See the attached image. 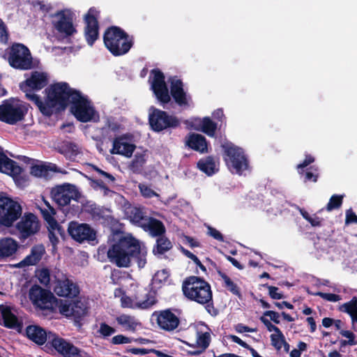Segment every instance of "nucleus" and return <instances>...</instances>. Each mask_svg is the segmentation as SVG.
<instances>
[{"label":"nucleus","mask_w":357,"mask_h":357,"mask_svg":"<svg viewBox=\"0 0 357 357\" xmlns=\"http://www.w3.org/2000/svg\"><path fill=\"white\" fill-rule=\"evenodd\" d=\"M202 131L208 136H213L216 129V125L209 119L204 118L201 121Z\"/></svg>","instance_id":"a18cd8bd"},{"label":"nucleus","mask_w":357,"mask_h":357,"mask_svg":"<svg viewBox=\"0 0 357 357\" xmlns=\"http://www.w3.org/2000/svg\"><path fill=\"white\" fill-rule=\"evenodd\" d=\"M197 166L200 170L205 172L208 175H211L216 171V164L212 158H206V159L200 160Z\"/></svg>","instance_id":"58836bf2"},{"label":"nucleus","mask_w":357,"mask_h":357,"mask_svg":"<svg viewBox=\"0 0 357 357\" xmlns=\"http://www.w3.org/2000/svg\"><path fill=\"white\" fill-rule=\"evenodd\" d=\"M236 331L238 332V333H245V332H256L257 331V329L256 328H249L246 326H244L243 324H238L236 326Z\"/></svg>","instance_id":"0e129e2a"},{"label":"nucleus","mask_w":357,"mask_h":357,"mask_svg":"<svg viewBox=\"0 0 357 357\" xmlns=\"http://www.w3.org/2000/svg\"><path fill=\"white\" fill-rule=\"evenodd\" d=\"M7 39L8 36L5 25L2 20H0V40L3 43H6L7 41Z\"/></svg>","instance_id":"680f3d73"},{"label":"nucleus","mask_w":357,"mask_h":357,"mask_svg":"<svg viewBox=\"0 0 357 357\" xmlns=\"http://www.w3.org/2000/svg\"><path fill=\"white\" fill-rule=\"evenodd\" d=\"M9 64L17 69L29 70L33 67V59L29 50L22 44H15L10 49Z\"/></svg>","instance_id":"6e6552de"},{"label":"nucleus","mask_w":357,"mask_h":357,"mask_svg":"<svg viewBox=\"0 0 357 357\" xmlns=\"http://www.w3.org/2000/svg\"><path fill=\"white\" fill-rule=\"evenodd\" d=\"M54 291L59 296L69 298H76L79 294V287L68 278L58 280L56 282Z\"/></svg>","instance_id":"aec40b11"},{"label":"nucleus","mask_w":357,"mask_h":357,"mask_svg":"<svg viewBox=\"0 0 357 357\" xmlns=\"http://www.w3.org/2000/svg\"><path fill=\"white\" fill-rule=\"evenodd\" d=\"M149 114V123L155 131H161L169 127H176L178 121L173 116L168 115L165 112L152 108Z\"/></svg>","instance_id":"f8f14e48"},{"label":"nucleus","mask_w":357,"mask_h":357,"mask_svg":"<svg viewBox=\"0 0 357 357\" xmlns=\"http://www.w3.org/2000/svg\"><path fill=\"white\" fill-rule=\"evenodd\" d=\"M59 312L66 317L80 319L86 314V307L80 301L76 299L71 302L61 301L59 305Z\"/></svg>","instance_id":"6ab92c4d"},{"label":"nucleus","mask_w":357,"mask_h":357,"mask_svg":"<svg viewBox=\"0 0 357 357\" xmlns=\"http://www.w3.org/2000/svg\"><path fill=\"white\" fill-rule=\"evenodd\" d=\"M22 215L20 204L4 194H0V225L10 227Z\"/></svg>","instance_id":"39448f33"},{"label":"nucleus","mask_w":357,"mask_h":357,"mask_svg":"<svg viewBox=\"0 0 357 357\" xmlns=\"http://www.w3.org/2000/svg\"><path fill=\"white\" fill-rule=\"evenodd\" d=\"M342 198H343L342 196L333 195L331 197V199L326 206V210L328 211H331L333 209H336V208H338L339 207H340V206L342 205Z\"/></svg>","instance_id":"de8ad7c7"},{"label":"nucleus","mask_w":357,"mask_h":357,"mask_svg":"<svg viewBox=\"0 0 357 357\" xmlns=\"http://www.w3.org/2000/svg\"><path fill=\"white\" fill-rule=\"evenodd\" d=\"M172 248L171 242L165 236H160L157 239L156 245L153 252L155 255H162L168 251Z\"/></svg>","instance_id":"79ce46f5"},{"label":"nucleus","mask_w":357,"mask_h":357,"mask_svg":"<svg viewBox=\"0 0 357 357\" xmlns=\"http://www.w3.org/2000/svg\"><path fill=\"white\" fill-rule=\"evenodd\" d=\"M17 228L24 237L34 234L39 229L37 217L32 213L24 215L17 223Z\"/></svg>","instance_id":"412c9836"},{"label":"nucleus","mask_w":357,"mask_h":357,"mask_svg":"<svg viewBox=\"0 0 357 357\" xmlns=\"http://www.w3.org/2000/svg\"><path fill=\"white\" fill-rule=\"evenodd\" d=\"M98 331L102 335L107 337L114 334L115 333V329L109 325L102 323L100 324Z\"/></svg>","instance_id":"3c124183"},{"label":"nucleus","mask_w":357,"mask_h":357,"mask_svg":"<svg viewBox=\"0 0 357 357\" xmlns=\"http://www.w3.org/2000/svg\"><path fill=\"white\" fill-rule=\"evenodd\" d=\"M157 323L160 328L170 331L178 327L179 319L170 310H164L158 315Z\"/></svg>","instance_id":"a878e982"},{"label":"nucleus","mask_w":357,"mask_h":357,"mask_svg":"<svg viewBox=\"0 0 357 357\" xmlns=\"http://www.w3.org/2000/svg\"><path fill=\"white\" fill-rule=\"evenodd\" d=\"M93 169H94L99 175L103 176L105 178L107 179V182L109 183H113L115 181V178L112 174L100 169L98 167L95 165H92Z\"/></svg>","instance_id":"864d4df0"},{"label":"nucleus","mask_w":357,"mask_h":357,"mask_svg":"<svg viewBox=\"0 0 357 357\" xmlns=\"http://www.w3.org/2000/svg\"><path fill=\"white\" fill-rule=\"evenodd\" d=\"M153 79L151 82V88L159 101L162 103H167L170 100L168 89L165 82L163 74L158 70H152Z\"/></svg>","instance_id":"f3484780"},{"label":"nucleus","mask_w":357,"mask_h":357,"mask_svg":"<svg viewBox=\"0 0 357 357\" xmlns=\"http://www.w3.org/2000/svg\"><path fill=\"white\" fill-rule=\"evenodd\" d=\"M29 297L34 305L41 309L48 308L52 304V299L54 298L50 291L44 289L38 285H34L30 289Z\"/></svg>","instance_id":"2eb2a0df"},{"label":"nucleus","mask_w":357,"mask_h":357,"mask_svg":"<svg viewBox=\"0 0 357 357\" xmlns=\"http://www.w3.org/2000/svg\"><path fill=\"white\" fill-rule=\"evenodd\" d=\"M0 172L8 174L13 177L19 176L22 172V168L16 162L8 158L0 147Z\"/></svg>","instance_id":"bb28decb"},{"label":"nucleus","mask_w":357,"mask_h":357,"mask_svg":"<svg viewBox=\"0 0 357 357\" xmlns=\"http://www.w3.org/2000/svg\"><path fill=\"white\" fill-rule=\"evenodd\" d=\"M186 144L191 149L204 153L208 151L207 143L204 136L199 134H192L189 135L186 140Z\"/></svg>","instance_id":"2f4dec72"},{"label":"nucleus","mask_w":357,"mask_h":357,"mask_svg":"<svg viewBox=\"0 0 357 357\" xmlns=\"http://www.w3.org/2000/svg\"><path fill=\"white\" fill-rule=\"evenodd\" d=\"M98 11L92 8H90L84 17L86 22L85 36L89 45H92L98 36V25L97 17Z\"/></svg>","instance_id":"a211bd4d"},{"label":"nucleus","mask_w":357,"mask_h":357,"mask_svg":"<svg viewBox=\"0 0 357 357\" xmlns=\"http://www.w3.org/2000/svg\"><path fill=\"white\" fill-rule=\"evenodd\" d=\"M116 321L119 325L129 331H135L137 326H140L138 319L135 316L130 314H120L116 317Z\"/></svg>","instance_id":"f704fd0d"},{"label":"nucleus","mask_w":357,"mask_h":357,"mask_svg":"<svg viewBox=\"0 0 357 357\" xmlns=\"http://www.w3.org/2000/svg\"><path fill=\"white\" fill-rule=\"evenodd\" d=\"M316 295L319 296L321 298L331 302H337L341 300V297L339 295L334 294L318 292L316 294Z\"/></svg>","instance_id":"603ef678"},{"label":"nucleus","mask_w":357,"mask_h":357,"mask_svg":"<svg viewBox=\"0 0 357 357\" xmlns=\"http://www.w3.org/2000/svg\"><path fill=\"white\" fill-rule=\"evenodd\" d=\"M36 277L39 282L47 286L50 282V273L49 269L43 268L36 271Z\"/></svg>","instance_id":"49530a36"},{"label":"nucleus","mask_w":357,"mask_h":357,"mask_svg":"<svg viewBox=\"0 0 357 357\" xmlns=\"http://www.w3.org/2000/svg\"><path fill=\"white\" fill-rule=\"evenodd\" d=\"M48 82L47 74L44 72L34 71L28 78L24 84H22V89L24 87H29L32 89L39 90L45 87Z\"/></svg>","instance_id":"cd10ccee"},{"label":"nucleus","mask_w":357,"mask_h":357,"mask_svg":"<svg viewBox=\"0 0 357 357\" xmlns=\"http://www.w3.org/2000/svg\"><path fill=\"white\" fill-rule=\"evenodd\" d=\"M268 294L273 299H281L283 298L282 294L278 291V288L273 286H268Z\"/></svg>","instance_id":"6e6d98bb"},{"label":"nucleus","mask_w":357,"mask_h":357,"mask_svg":"<svg viewBox=\"0 0 357 357\" xmlns=\"http://www.w3.org/2000/svg\"><path fill=\"white\" fill-rule=\"evenodd\" d=\"M218 275L220 277L223 286L233 294L240 297L241 292L237 285L227 276L225 273L218 271Z\"/></svg>","instance_id":"a19ab883"},{"label":"nucleus","mask_w":357,"mask_h":357,"mask_svg":"<svg viewBox=\"0 0 357 357\" xmlns=\"http://www.w3.org/2000/svg\"><path fill=\"white\" fill-rule=\"evenodd\" d=\"M146 248L130 235L117 236L107 252L109 261L119 268L130 267L135 259L142 268L146 264Z\"/></svg>","instance_id":"f03ea898"},{"label":"nucleus","mask_w":357,"mask_h":357,"mask_svg":"<svg viewBox=\"0 0 357 357\" xmlns=\"http://www.w3.org/2000/svg\"><path fill=\"white\" fill-rule=\"evenodd\" d=\"M125 215L130 222L134 224L140 225L142 227V224L146 222V220L148 218H145L144 213L142 211L135 206H128L125 208Z\"/></svg>","instance_id":"473e14b6"},{"label":"nucleus","mask_w":357,"mask_h":357,"mask_svg":"<svg viewBox=\"0 0 357 357\" xmlns=\"http://www.w3.org/2000/svg\"><path fill=\"white\" fill-rule=\"evenodd\" d=\"M50 194L52 199L61 206L68 205L72 200L78 201L81 197L77 187L68 183L56 185L51 190Z\"/></svg>","instance_id":"0eeeda50"},{"label":"nucleus","mask_w":357,"mask_h":357,"mask_svg":"<svg viewBox=\"0 0 357 357\" xmlns=\"http://www.w3.org/2000/svg\"><path fill=\"white\" fill-rule=\"evenodd\" d=\"M313 162H314V158L310 155H308L306 157V158L305 159V160L303 161V163L299 164L298 165L297 168L299 169V168L305 167Z\"/></svg>","instance_id":"338daca9"},{"label":"nucleus","mask_w":357,"mask_h":357,"mask_svg":"<svg viewBox=\"0 0 357 357\" xmlns=\"http://www.w3.org/2000/svg\"><path fill=\"white\" fill-rule=\"evenodd\" d=\"M53 24L54 28L61 33L66 36L73 35L76 32L73 24L72 13L69 10H63L56 13L53 16Z\"/></svg>","instance_id":"4468645a"},{"label":"nucleus","mask_w":357,"mask_h":357,"mask_svg":"<svg viewBox=\"0 0 357 357\" xmlns=\"http://www.w3.org/2000/svg\"><path fill=\"white\" fill-rule=\"evenodd\" d=\"M260 321L266 326L267 330L269 332H277L280 328L275 325L272 324L271 322L264 317H260Z\"/></svg>","instance_id":"4d7b16f0"},{"label":"nucleus","mask_w":357,"mask_h":357,"mask_svg":"<svg viewBox=\"0 0 357 357\" xmlns=\"http://www.w3.org/2000/svg\"><path fill=\"white\" fill-rule=\"evenodd\" d=\"M0 324L18 332H21L22 328V323L11 312L10 308L4 305H0Z\"/></svg>","instance_id":"4be33fe9"},{"label":"nucleus","mask_w":357,"mask_h":357,"mask_svg":"<svg viewBox=\"0 0 357 357\" xmlns=\"http://www.w3.org/2000/svg\"><path fill=\"white\" fill-rule=\"evenodd\" d=\"M308 222L313 227L319 226L321 224V220L319 219V218H318L316 215L311 216L310 219L308 220Z\"/></svg>","instance_id":"774afa93"},{"label":"nucleus","mask_w":357,"mask_h":357,"mask_svg":"<svg viewBox=\"0 0 357 357\" xmlns=\"http://www.w3.org/2000/svg\"><path fill=\"white\" fill-rule=\"evenodd\" d=\"M189 333L195 335V340H189V341L182 340L181 342L192 349L188 351L190 355H200L206 351L210 344L211 333L208 330L204 331L195 328H191Z\"/></svg>","instance_id":"1a4fd4ad"},{"label":"nucleus","mask_w":357,"mask_h":357,"mask_svg":"<svg viewBox=\"0 0 357 357\" xmlns=\"http://www.w3.org/2000/svg\"><path fill=\"white\" fill-rule=\"evenodd\" d=\"M41 213L43 215L44 219L47 222L49 227L52 230L60 229L59 224L54 218L55 211L53 207H50V208L41 209Z\"/></svg>","instance_id":"ea45409f"},{"label":"nucleus","mask_w":357,"mask_h":357,"mask_svg":"<svg viewBox=\"0 0 357 357\" xmlns=\"http://www.w3.org/2000/svg\"><path fill=\"white\" fill-rule=\"evenodd\" d=\"M351 222L357 223V216L354 212L349 210L346 213V223L348 224Z\"/></svg>","instance_id":"e2e57ef3"},{"label":"nucleus","mask_w":357,"mask_h":357,"mask_svg":"<svg viewBox=\"0 0 357 357\" xmlns=\"http://www.w3.org/2000/svg\"><path fill=\"white\" fill-rule=\"evenodd\" d=\"M45 252L43 245H37L31 248V253L22 261L15 265L17 268H22L26 266H33L38 264Z\"/></svg>","instance_id":"c85d7f7f"},{"label":"nucleus","mask_w":357,"mask_h":357,"mask_svg":"<svg viewBox=\"0 0 357 357\" xmlns=\"http://www.w3.org/2000/svg\"><path fill=\"white\" fill-rule=\"evenodd\" d=\"M112 342L114 344H128L130 342V340L123 335H117L112 337Z\"/></svg>","instance_id":"5fc2aeb1"},{"label":"nucleus","mask_w":357,"mask_h":357,"mask_svg":"<svg viewBox=\"0 0 357 357\" xmlns=\"http://www.w3.org/2000/svg\"><path fill=\"white\" fill-rule=\"evenodd\" d=\"M139 284L134 280H131L128 284L126 291L118 288L114 290V294L116 298L120 299L121 306L123 308L136 310L137 300V291Z\"/></svg>","instance_id":"9d476101"},{"label":"nucleus","mask_w":357,"mask_h":357,"mask_svg":"<svg viewBox=\"0 0 357 357\" xmlns=\"http://www.w3.org/2000/svg\"><path fill=\"white\" fill-rule=\"evenodd\" d=\"M263 317H270V319L275 324H280V314L279 313L275 312V311H272V310H268V311H266L264 312V315Z\"/></svg>","instance_id":"13d9d810"},{"label":"nucleus","mask_w":357,"mask_h":357,"mask_svg":"<svg viewBox=\"0 0 357 357\" xmlns=\"http://www.w3.org/2000/svg\"><path fill=\"white\" fill-rule=\"evenodd\" d=\"M50 172L66 174L65 170L61 169L52 162H39L33 165L30 170L31 174L36 177H47Z\"/></svg>","instance_id":"393cba45"},{"label":"nucleus","mask_w":357,"mask_h":357,"mask_svg":"<svg viewBox=\"0 0 357 357\" xmlns=\"http://www.w3.org/2000/svg\"><path fill=\"white\" fill-rule=\"evenodd\" d=\"M58 151L70 160H74L80 153L79 146L71 142H63L57 146Z\"/></svg>","instance_id":"72a5a7b5"},{"label":"nucleus","mask_w":357,"mask_h":357,"mask_svg":"<svg viewBox=\"0 0 357 357\" xmlns=\"http://www.w3.org/2000/svg\"><path fill=\"white\" fill-rule=\"evenodd\" d=\"M340 334L343 337L349 339V344L350 345L355 344V342H354L355 335L352 332H351L349 331L342 330V331H340Z\"/></svg>","instance_id":"052dcab7"},{"label":"nucleus","mask_w":357,"mask_h":357,"mask_svg":"<svg viewBox=\"0 0 357 357\" xmlns=\"http://www.w3.org/2000/svg\"><path fill=\"white\" fill-rule=\"evenodd\" d=\"M229 338L234 342L241 345V347H243L244 348H249V345L246 342L243 341L241 339H240L238 337H237L236 335H231L229 336Z\"/></svg>","instance_id":"69168bd1"},{"label":"nucleus","mask_w":357,"mask_h":357,"mask_svg":"<svg viewBox=\"0 0 357 357\" xmlns=\"http://www.w3.org/2000/svg\"><path fill=\"white\" fill-rule=\"evenodd\" d=\"M207 233L209 236H212L213 238H214L215 239H216L218 241H224L222 235L220 234V232L218 230H217L215 228H213L211 227H208V232Z\"/></svg>","instance_id":"bf43d9fd"},{"label":"nucleus","mask_w":357,"mask_h":357,"mask_svg":"<svg viewBox=\"0 0 357 357\" xmlns=\"http://www.w3.org/2000/svg\"><path fill=\"white\" fill-rule=\"evenodd\" d=\"M146 160L145 151L137 152L135 155L134 159L130 165V167L133 172H138L142 168Z\"/></svg>","instance_id":"37998d69"},{"label":"nucleus","mask_w":357,"mask_h":357,"mask_svg":"<svg viewBox=\"0 0 357 357\" xmlns=\"http://www.w3.org/2000/svg\"><path fill=\"white\" fill-rule=\"evenodd\" d=\"M340 310L349 314L353 322L357 323V297H353L351 301L342 304Z\"/></svg>","instance_id":"4c0bfd02"},{"label":"nucleus","mask_w":357,"mask_h":357,"mask_svg":"<svg viewBox=\"0 0 357 357\" xmlns=\"http://www.w3.org/2000/svg\"><path fill=\"white\" fill-rule=\"evenodd\" d=\"M26 333L29 339L38 344H43L47 340L49 341V333L37 325L27 326Z\"/></svg>","instance_id":"7c9ffc66"},{"label":"nucleus","mask_w":357,"mask_h":357,"mask_svg":"<svg viewBox=\"0 0 357 357\" xmlns=\"http://www.w3.org/2000/svg\"><path fill=\"white\" fill-rule=\"evenodd\" d=\"M26 109L18 100H7L0 105V121L8 124H15L24 119Z\"/></svg>","instance_id":"423d86ee"},{"label":"nucleus","mask_w":357,"mask_h":357,"mask_svg":"<svg viewBox=\"0 0 357 357\" xmlns=\"http://www.w3.org/2000/svg\"><path fill=\"white\" fill-rule=\"evenodd\" d=\"M169 275V272L165 269L158 271L155 273L153 281L154 283L162 284L167 280Z\"/></svg>","instance_id":"09e8293b"},{"label":"nucleus","mask_w":357,"mask_h":357,"mask_svg":"<svg viewBox=\"0 0 357 357\" xmlns=\"http://www.w3.org/2000/svg\"><path fill=\"white\" fill-rule=\"evenodd\" d=\"M49 342L64 357H82V351L78 348L55 333L49 332Z\"/></svg>","instance_id":"ddd939ff"},{"label":"nucleus","mask_w":357,"mask_h":357,"mask_svg":"<svg viewBox=\"0 0 357 357\" xmlns=\"http://www.w3.org/2000/svg\"><path fill=\"white\" fill-rule=\"evenodd\" d=\"M271 345L277 350H280L284 343L285 337L279 329L277 332L273 333L271 336Z\"/></svg>","instance_id":"c03bdc74"},{"label":"nucleus","mask_w":357,"mask_h":357,"mask_svg":"<svg viewBox=\"0 0 357 357\" xmlns=\"http://www.w3.org/2000/svg\"><path fill=\"white\" fill-rule=\"evenodd\" d=\"M137 302L139 304H137L139 306H136V310L149 309L156 303L153 294L140 285L137 291Z\"/></svg>","instance_id":"c756f323"},{"label":"nucleus","mask_w":357,"mask_h":357,"mask_svg":"<svg viewBox=\"0 0 357 357\" xmlns=\"http://www.w3.org/2000/svg\"><path fill=\"white\" fill-rule=\"evenodd\" d=\"M225 152V160L229 169L238 174L248 169V162L241 149L231 145L226 147Z\"/></svg>","instance_id":"9b49d317"},{"label":"nucleus","mask_w":357,"mask_h":357,"mask_svg":"<svg viewBox=\"0 0 357 357\" xmlns=\"http://www.w3.org/2000/svg\"><path fill=\"white\" fill-rule=\"evenodd\" d=\"M135 149V146L131 144L124 137H119L113 141V147L110 151L112 154H118L126 158H130Z\"/></svg>","instance_id":"5701e85b"},{"label":"nucleus","mask_w":357,"mask_h":357,"mask_svg":"<svg viewBox=\"0 0 357 357\" xmlns=\"http://www.w3.org/2000/svg\"><path fill=\"white\" fill-rule=\"evenodd\" d=\"M68 231L72 238L78 242L92 241L96 238L95 231L87 224L72 222L68 225Z\"/></svg>","instance_id":"dca6fc26"},{"label":"nucleus","mask_w":357,"mask_h":357,"mask_svg":"<svg viewBox=\"0 0 357 357\" xmlns=\"http://www.w3.org/2000/svg\"><path fill=\"white\" fill-rule=\"evenodd\" d=\"M142 227L154 236L161 235L165 231V226L162 222L154 218L146 220V222L142 224Z\"/></svg>","instance_id":"c9c22d12"},{"label":"nucleus","mask_w":357,"mask_h":357,"mask_svg":"<svg viewBox=\"0 0 357 357\" xmlns=\"http://www.w3.org/2000/svg\"><path fill=\"white\" fill-rule=\"evenodd\" d=\"M139 189L143 197L146 198H151L153 197H158V194L152 190L149 186L146 184L141 183L139 185Z\"/></svg>","instance_id":"8fccbe9b"},{"label":"nucleus","mask_w":357,"mask_h":357,"mask_svg":"<svg viewBox=\"0 0 357 357\" xmlns=\"http://www.w3.org/2000/svg\"><path fill=\"white\" fill-rule=\"evenodd\" d=\"M104 43L114 56L126 54L132 45L128 36L121 29L114 26L108 29L104 35Z\"/></svg>","instance_id":"20e7f679"},{"label":"nucleus","mask_w":357,"mask_h":357,"mask_svg":"<svg viewBox=\"0 0 357 357\" xmlns=\"http://www.w3.org/2000/svg\"><path fill=\"white\" fill-rule=\"evenodd\" d=\"M171 94L180 106L189 105L190 98L183 89V83L176 78L171 79Z\"/></svg>","instance_id":"b1692460"},{"label":"nucleus","mask_w":357,"mask_h":357,"mask_svg":"<svg viewBox=\"0 0 357 357\" xmlns=\"http://www.w3.org/2000/svg\"><path fill=\"white\" fill-rule=\"evenodd\" d=\"M45 102L33 93H26V97L33 101L40 111L50 116L54 109H63L68 102L72 103L71 112L77 120L88 122L98 119V114L88 98L79 92L69 88L64 82L50 86L47 89Z\"/></svg>","instance_id":"f257e3e1"},{"label":"nucleus","mask_w":357,"mask_h":357,"mask_svg":"<svg viewBox=\"0 0 357 357\" xmlns=\"http://www.w3.org/2000/svg\"><path fill=\"white\" fill-rule=\"evenodd\" d=\"M183 294L189 300L201 305L212 301L213 294L211 285L204 280L196 276L188 278L183 282Z\"/></svg>","instance_id":"7ed1b4c3"},{"label":"nucleus","mask_w":357,"mask_h":357,"mask_svg":"<svg viewBox=\"0 0 357 357\" xmlns=\"http://www.w3.org/2000/svg\"><path fill=\"white\" fill-rule=\"evenodd\" d=\"M17 242L11 238H4L0 240V257H10L17 250Z\"/></svg>","instance_id":"e433bc0d"}]
</instances>
